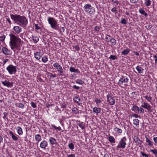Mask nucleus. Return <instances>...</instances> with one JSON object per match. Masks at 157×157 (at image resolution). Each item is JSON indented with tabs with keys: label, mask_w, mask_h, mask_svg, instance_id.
<instances>
[{
	"label": "nucleus",
	"mask_w": 157,
	"mask_h": 157,
	"mask_svg": "<svg viewBox=\"0 0 157 157\" xmlns=\"http://www.w3.org/2000/svg\"><path fill=\"white\" fill-rule=\"evenodd\" d=\"M93 111L97 113H99L101 112V109L99 108L94 107L93 108Z\"/></svg>",
	"instance_id": "6ab92c4d"
},
{
	"label": "nucleus",
	"mask_w": 157,
	"mask_h": 157,
	"mask_svg": "<svg viewBox=\"0 0 157 157\" xmlns=\"http://www.w3.org/2000/svg\"><path fill=\"white\" fill-rule=\"evenodd\" d=\"M150 151L152 152L154 154L156 155L157 154V150L155 149L153 150H151Z\"/></svg>",
	"instance_id": "5fc2aeb1"
},
{
	"label": "nucleus",
	"mask_w": 157,
	"mask_h": 157,
	"mask_svg": "<svg viewBox=\"0 0 157 157\" xmlns=\"http://www.w3.org/2000/svg\"><path fill=\"white\" fill-rule=\"evenodd\" d=\"M59 30H60V31L61 32L63 33L64 32V27H61L60 29L59 28Z\"/></svg>",
	"instance_id": "bf43d9fd"
},
{
	"label": "nucleus",
	"mask_w": 157,
	"mask_h": 157,
	"mask_svg": "<svg viewBox=\"0 0 157 157\" xmlns=\"http://www.w3.org/2000/svg\"><path fill=\"white\" fill-rule=\"evenodd\" d=\"M33 40L34 43H36L38 42L39 40L38 37L36 36H32Z\"/></svg>",
	"instance_id": "b1692460"
},
{
	"label": "nucleus",
	"mask_w": 157,
	"mask_h": 157,
	"mask_svg": "<svg viewBox=\"0 0 157 157\" xmlns=\"http://www.w3.org/2000/svg\"><path fill=\"white\" fill-rule=\"evenodd\" d=\"M107 98L108 101L110 105H113L115 104V101L114 98L111 96L110 94L107 95Z\"/></svg>",
	"instance_id": "1a4fd4ad"
},
{
	"label": "nucleus",
	"mask_w": 157,
	"mask_h": 157,
	"mask_svg": "<svg viewBox=\"0 0 157 157\" xmlns=\"http://www.w3.org/2000/svg\"><path fill=\"white\" fill-rule=\"evenodd\" d=\"M133 140L135 142L137 143V145H140L142 142V141L137 136H134Z\"/></svg>",
	"instance_id": "2eb2a0df"
},
{
	"label": "nucleus",
	"mask_w": 157,
	"mask_h": 157,
	"mask_svg": "<svg viewBox=\"0 0 157 157\" xmlns=\"http://www.w3.org/2000/svg\"><path fill=\"white\" fill-rule=\"evenodd\" d=\"M78 109L77 108L74 107L72 109V112L73 113H75V114H76L78 113Z\"/></svg>",
	"instance_id": "c03bdc74"
},
{
	"label": "nucleus",
	"mask_w": 157,
	"mask_h": 157,
	"mask_svg": "<svg viewBox=\"0 0 157 157\" xmlns=\"http://www.w3.org/2000/svg\"><path fill=\"white\" fill-rule=\"evenodd\" d=\"M83 8L86 12L92 14L95 12V8L90 4H87L85 5L84 6Z\"/></svg>",
	"instance_id": "39448f33"
},
{
	"label": "nucleus",
	"mask_w": 157,
	"mask_h": 157,
	"mask_svg": "<svg viewBox=\"0 0 157 157\" xmlns=\"http://www.w3.org/2000/svg\"><path fill=\"white\" fill-rule=\"evenodd\" d=\"M132 116L133 117H134L136 118H137L139 117V118H140V117L137 114H132Z\"/></svg>",
	"instance_id": "4d7b16f0"
},
{
	"label": "nucleus",
	"mask_w": 157,
	"mask_h": 157,
	"mask_svg": "<svg viewBox=\"0 0 157 157\" xmlns=\"http://www.w3.org/2000/svg\"><path fill=\"white\" fill-rule=\"evenodd\" d=\"M139 112L141 113H144V110L142 108L140 107V109L139 108Z\"/></svg>",
	"instance_id": "6e6d98bb"
},
{
	"label": "nucleus",
	"mask_w": 157,
	"mask_h": 157,
	"mask_svg": "<svg viewBox=\"0 0 157 157\" xmlns=\"http://www.w3.org/2000/svg\"><path fill=\"white\" fill-rule=\"evenodd\" d=\"M13 30L17 34H19L21 31L22 28L19 26H15L13 28Z\"/></svg>",
	"instance_id": "4468645a"
},
{
	"label": "nucleus",
	"mask_w": 157,
	"mask_h": 157,
	"mask_svg": "<svg viewBox=\"0 0 157 157\" xmlns=\"http://www.w3.org/2000/svg\"><path fill=\"white\" fill-rule=\"evenodd\" d=\"M144 105H141L142 107L148 110H149L151 109V106L147 102H144Z\"/></svg>",
	"instance_id": "f8f14e48"
},
{
	"label": "nucleus",
	"mask_w": 157,
	"mask_h": 157,
	"mask_svg": "<svg viewBox=\"0 0 157 157\" xmlns=\"http://www.w3.org/2000/svg\"><path fill=\"white\" fill-rule=\"evenodd\" d=\"M110 42L113 45H115L116 44V40L113 37H112Z\"/></svg>",
	"instance_id": "c9c22d12"
},
{
	"label": "nucleus",
	"mask_w": 157,
	"mask_h": 157,
	"mask_svg": "<svg viewBox=\"0 0 157 157\" xmlns=\"http://www.w3.org/2000/svg\"><path fill=\"white\" fill-rule=\"evenodd\" d=\"M140 154L143 157H149V155L148 154H146L142 151L140 152Z\"/></svg>",
	"instance_id": "de8ad7c7"
},
{
	"label": "nucleus",
	"mask_w": 157,
	"mask_h": 157,
	"mask_svg": "<svg viewBox=\"0 0 157 157\" xmlns=\"http://www.w3.org/2000/svg\"><path fill=\"white\" fill-rule=\"evenodd\" d=\"M136 69L137 70L139 74H141L143 73L144 69L142 67H140L139 66H137L136 67Z\"/></svg>",
	"instance_id": "4be33fe9"
},
{
	"label": "nucleus",
	"mask_w": 157,
	"mask_h": 157,
	"mask_svg": "<svg viewBox=\"0 0 157 157\" xmlns=\"http://www.w3.org/2000/svg\"><path fill=\"white\" fill-rule=\"evenodd\" d=\"M75 49L78 51L79 50H80V48H79V47L78 46V45H76V46L75 47Z\"/></svg>",
	"instance_id": "69168bd1"
},
{
	"label": "nucleus",
	"mask_w": 157,
	"mask_h": 157,
	"mask_svg": "<svg viewBox=\"0 0 157 157\" xmlns=\"http://www.w3.org/2000/svg\"><path fill=\"white\" fill-rule=\"evenodd\" d=\"M153 140L155 143L157 144V137H154L153 138Z\"/></svg>",
	"instance_id": "680f3d73"
},
{
	"label": "nucleus",
	"mask_w": 157,
	"mask_h": 157,
	"mask_svg": "<svg viewBox=\"0 0 157 157\" xmlns=\"http://www.w3.org/2000/svg\"><path fill=\"white\" fill-rule=\"evenodd\" d=\"M153 58L155 59V63H157V56L156 55H154Z\"/></svg>",
	"instance_id": "13d9d810"
},
{
	"label": "nucleus",
	"mask_w": 157,
	"mask_h": 157,
	"mask_svg": "<svg viewBox=\"0 0 157 157\" xmlns=\"http://www.w3.org/2000/svg\"><path fill=\"white\" fill-rule=\"evenodd\" d=\"M132 111H134L136 113H137V111L139 112V108L136 105H134L132 108Z\"/></svg>",
	"instance_id": "aec40b11"
},
{
	"label": "nucleus",
	"mask_w": 157,
	"mask_h": 157,
	"mask_svg": "<svg viewBox=\"0 0 157 157\" xmlns=\"http://www.w3.org/2000/svg\"><path fill=\"white\" fill-rule=\"evenodd\" d=\"M48 145V143L47 142L44 140L42 141L40 144V147L42 148L45 149V147L47 146Z\"/></svg>",
	"instance_id": "dca6fc26"
},
{
	"label": "nucleus",
	"mask_w": 157,
	"mask_h": 157,
	"mask_svg": "<svg viewBox=\"0 0 157 157\" xmlns=\"http://www.w3.org/2000/svg\"><path fill=\"white\" fill-rule=\"evenodd\" d=\"M146 26H145V27L147 30H150L151 29L152 26L150 23H147L146 24Z\"/></svg>",
	"instance_id": "ea45409f"
},
{
	"label": "nucleus",
	"mask_w": 157,
	"mask_h": 157,
	"mask_svg": "<svg viewBox=\"0 0 157 157\" xmlns=\"http://www.w3.org/2000/svg\"><path fill=\"white\" fill-rule=\"evenodd\" d=\"M74 101L78 105H80L79 101H80V99L78 97H75L73 98Z\"/></svg>",
	"instance_id": "bb28decb"
},
{
	"label": "nucleus",
	"mask_w": 157,
	"mask_h": 157,
	"mask_svg": "<svg viewBox=\"0 0 157 157\" xmlns=\"http://www.w3.org/2000/svg\"><path fill=\"white\" fill-rule=\"evenodd\" d=\"M101 101L100 100L98 99V98H95L94 102H95L97 104L100 103Z\"/></svg>",
	"instance_id": "8fccbe9b"
},
{
	"label": "nucleus",
	"mask_w": 157,
	"mask_h": 157,
	"mask_svg": "<svg viewBox=\"0 0 157 157\" xmlns=\"http://www.w3.org/2000/svg\"><path fill=\"white\" fill-rule=\"evenodd\" d=\"M112 37L109 35H106L105 37V41L106 42L110 41Z\"/></svg>",
	"instance_id": "e433bc0d"
},
{
	"label": "nucleus",
	"mask_w": 157,
	"mask_h": 157,
	"mask_svg": "<svg viewBox=\"0 0 157 157\" xmlns=\"http://www.w3.org/2000/svg\"><path fill=\"white\" fill-rule=\"evenodd\" d=\"M121 23L122 24L125 25L127 24V21L125 18H122L121 19Z\"/></svg>",
	"instance_id": "79ce46f5"
},
{
	"label": "nucleus",
	"mask_w": 157,
	"mask_h": 157,
	"mask_svg": "<svg viewBox=\"0 0 157 157\" xmlns=\"http://www.w3.org/2000/svg\"><path fill=\"white\" fill-rule=\"evenodd\" d=\"M42 53L39 52H36L34 53V56L35 58L38 60H39L41 56Z\"/></svg>",
	"instance_id": "ddd939ff"
},
{
	"label": "nucleus",
	"mask_w": 157,
	"mask_h": 157,
	"mask_svg": "<svg viewBox=\"0 0 157 157\" xmlns=\"http://www.w3.org/2000/svg\"><path fill=\"white\" fill-rule=\"evenodd\" d=\"M53 66L54 67L56 68L60 73V75L63 76L64 75V71L62 67L59 65L58 63H56L53 64Z\"/></svg>",
	"instance_id": "0eeeda50"
},
{
	"label": "nucleus",
	"mask_w": 157,
	"mask_h": 157,
	"mask_svg": "<svg viewBox=\"0 0 157 157\" xmlns=\"http://www.w3.org/2000/svg\"><path fill=\"white\" fill-rule=\"evenodd\" d=\"M108 140L111 143H115V139L112 136H110L108 137Z\"/></svg>",
	"instance_id": "5701e85b"
},
{
	"label": "nucleus",
	"mask_w": 157,
	"mask_h": 157,
	"mask_svg": "<svg viewBox=\"0 0 157 157\" xmlns=\"http://www.w3.org/2000/svg\"><path fill=\"white\" fill-rule=\"evenodd\" d=\"M78 125L79 127L83 130L85 128V125L83 122H81V123L79 124Z\"/></svg>",
	"instance_id": "2f4dec72"
},
{
	"label": "nucleus",
	"mask_w": 157,
	"mask_h": 157,
	"mask_svg": "<svg viewBox=\"0 0 157 157\" xmlns=\"http://www.w3.org/2000/svg\"><path fill=\"white\" fill-rule=\"evenodd\" d=\"M111 11L112 12H114L115 14H116L118 13L117 10L116 8L115 7L112 8L111 10Z\"/></svg>",
	"instance_id": "49530a36"
},
{
	"label": "nucleus",
	"mask_w": 157,
	"mask_h": 157,
	"mask_svg": "<svg viewBox=\"0 0 157 157\" xmlns=\"http://www.w3.org/2000/svg\"><path fill=\"white\" fill-rule=\"evenodd\" d=\"M76 83L82 85L84 83V81L80 79H78L76 81Z\"/></svg>",
	"instance_id": "58836bf2"
},
{
	"label": "nucleus",
	"mask_w": 157,
	"mask_h": 157,
	"mask_svg": "<svg viewBox=\"0 0 157 157\" xmlns=\"http://www.w3.org/2000/svg\"><path fill=\"white\" fill-rule=\"evenodd\" d=\"M17 133L19 135H22L23 134V131L21 128L19 126L17 127Z\"/></svg>",
	"instance_id": "393cba45"
},
{
	"label": "nucleus",
	"mask_w": 157,
	"mask_h": 157,
	"mask_svg": "<svg viewBox=\"0 0 157 157\" xmlns=\"http://www.w3.org/2000/svg\"><path fill=\"white\" fill-rule=\"evenodd\" d=\"M6 36L5 35H3L2 36H0V41H3L5 39Z\"/></svg>",
	"instance_id": "3c124183"
},
{
	"label": "nucleus",
	"mask_w": 157,
	"mask_h": 157,
	"mask_svg": "<svg viewBox=\"0 0 157 157\" xmlns=\"http://www.w3.org/2000/svg\"><path fill=\"white\" fill-rule=\"evenodd\" d=\"M68 147L71 150H73L74 148V146L72 143H71L68 144Z\"/></svg>",
	"instance_id": "a19ab883"
},
{
	"label": "nucleus",
	"mask_w": 157,
	"mask_h": 157,
	"mask_svg": "<svg viewBox=\"0 0 157 157\" xmlns=\"http://www.w3.org/2000/svg\"><path fill=\"white\" fill-rule=\"evenodd\" d=\"M3 114H4V116L3 117V118L5 119L6 118V117L7 116V115L8 114V113L4 112L3 113Z\"/></svg>",
	"instance_id": "338daca9"
},
{
	"label": "nucleus",
	"mask_w": 157,
	"mask_h": 157,
	"mask_svg": "<svg viewBox=\"0 0 157 157\" xmlns=\"http://www.w3.org/2000/svg\"><path fill=\"white\" fill-rule=\"evenodd\" d=\"M127 140V139L125 137H124L122 138L119 142L118 145L116 147L117 150L125 148L126 145Z\"/></svg>",
	"instance_id": "20e7f679"
},
{
	"label": "nucleus",
	"mask_w": 157,
	"mask_h": 157,
	"mask_svg": "<svg viewBox=\"0 0 157 157\" xmlns=\"http://www.w3.org/2000/svg\"><path fill=\"white\" fill-rule=\"evenodd\" d=\"M75 155L74 154H71L70 155H67V157H75Z\"/></svg>",
	"instance_id": "774afa93"
},
{
	"label": "nucleus",
	"mask_w": 157,
	"mask_h": 157,
	"mask_svg": "<svg viewBox=\"0 0 157 157\" xmlns=\"http://www.w3.org/2000/svg\"><path fill=\"white\" fill-rule=\"evenodd\" d=\"M130 50L128 49H124L123 51L121 53L122 54L124 55H126L128 54L130 52Z\"/></svg>",
	"instance_id": "cd10ccee"
},
{
	"label": "nucleus",
	"mask_w": 157,
	"mask_h": 157,
	"mask_svg": "<svg viewBox=\"0 0 157 157\" xmlns=\"http://www.w3.org/2000/svg\"><path fill=\"white\" fill-rule=\"evenodd\" d=\"M144 97L148 102H151V101H152V98L151 96H148L146 95Z\"/></svg>",
	"instance_id": "f704fd0d"
},
{
	"label": "nucleus",
	"mask_w": 157,
	"mask_h": 157,
	"mask_svg": "<svg viewBox=\"0 0 157 157\" xmlns=\"http://www.w3.org/2000/svg\"><path fill=\"white\" fill-rule=\"evenodd\" d=\"M35 27L36 29L38 30L40 29V28L38 26V24H35Z\"/></svg>",
	"instance_id": "e2e57ef3"
},
{
	"label": "nucleus",
	"mask_w": 157,
	"mask_h": 157,
	"mask_svg": "<svg viewBox=\"0 0 157 157\" xmlns=\"http://www.w3.org/2000/svg\"><path fill=\"white\" fill-rule=\"evenodd\" d=\"M109 58L110 59H112L113 60H115L116 59H117V57L116 56H114L113 55H111Z\"/></svg>",
	"instance_id": "a18cd8bd"
},
{
	"label": "nucleus",
	"mask_w": 157,
	"mask_h": 157,
	"mask_svg": "<svg viewBox=\"0 0 157 157\" xmlns=\"http://www.w3.org/2000/svg\"><path fill=\"white\" fill-rule=\"evenodd\" d=\"M114 130L117 132L119 133H121L122 132V130L121 129L115 127L114 128Z\"/></svg>",
	"instance_id": "4c0bfd02"
},
{
	"label": "nucleus",
	"mask_w": 157,
	"mask_h": 157,
	"mask_svg": "<svg viewBox=\"0 0 157 157\" xmlns=\"http://www.w3.org/2000/svg\"><path fill=\"white\" fill-rule=\"evenodd\" d=\"M73 88H74L75 89L78 90L79 89L80 87L79 86H77L76 85H75L73 86L72 87Z\"/></svg>",
	"instance_id": "052dcab7"
},
{
	"label": "nucleus",
	"mask_w": 157,
	"mask_h": 157,
	"mask_svg": "<svg viewBox=\"0 0 157 157\" xmlns=\"http://www.w3.org/2000/svg\"><path fill=\"white\" fill-rule=\"evenodd\" d=\"M112 2H113L114 4H116L117 5L118 4V2L117 0H112Z\"/></svg>",
	"instance_id": "0e129e2a"
},
{
	"label": "nucleus",
	"mask_w": 157,
	"mask_h": 157,
	"mask_svg": "<svg viewBox=\"0 0 157 157\" xmlns=\"http://www.w3.org/2000/svg\"><path fill=\"white\" fill-rule=\"evenodd\" d=\"M100 29V28L98 26H96L94 27V29L95 31L97 32L99 31Z\"/></svg>",
	"instance_id": "603ef678"
},
{
	"label": "nucleus",
	"mask_w": 157,
	"mask_h": 157,
	"mask_svg": "<svg viewBox=\"0 0 157 157\" xmlns=\"http://www.w3.org/2000/svg\"><path fill=\"white\" fill-rule=\"evenodd\" d=\"M144 4L147 6H149L151 4V1L150 0H145Z\"/></svg>",
	"instance_id": "7c9ffc66"
},
{
	"label": "nucleus",
	"mask_w": 157,
	"mask_h": 157,
	"mask_svg": "<svg viewBox=\"0 0 157 157\" xmlns=\"http://www.w3.org/2000/svg\"><path fill=\"white\" fill-rule=\"evenodd\" d=\"M146 142L148 143V145L151 146H153V142L152 141H151L150 138L149 137H146Z\"/></svg>",
	"instance_id": "a211bd4d"
},
{
	"label": "nucleus",
	"mask_w": 157,
	"mask_h": 157,
	"mask_svg": "<svg viewBox=\"0 0 157 157\" xmlns=\"http://www.w3.org/2000/svg\"><path fill=\"white\" fill-rule=\"evenodd\" d=\"M139 11L140 13L144 15L146 17L148 15L147 13H146L144 10L142 9H140L139 10Z\"/></svg>",
	"instance_id": "c756f323"
},
{
	"label": "nucleus",
	"mask_w": 157,
	"mask_h": 157,
	"mask_svg": "<svg viewBox=\"0 0 157 157\" xmlns=\"http://www.w3.org/2000/svg\"><path fill=\"white\" fill-rule=\"evenodd\" d=\"M70 71L71 72L78 73L79 72L78 69H76L72 67H70Z\"/></svg>",
	"instance_id": "a878e982"
},
{
	"label": "nucleus",
	"mask_w": 157,
	"mask_h": 157,
	"mask_svg": "<svg viewBox=\"0 0 157 157\" xmlns=\"http://www.w3.org/2000/svg\"><path fill=\"white\" fill-rule=\"evenodd\" d=\"M9 133L11 135L12 138L14 140H18V137L16 136L14 134H13V132L11 131H10L9 132Z\"/></svg>",
	"instance_id": "412c9836"
},
{
	"label": "nucleus",
	"mask_w": 157,
	"mask_h": 157,
	"mask_svg": "<svg viewBox=\"0 0 157 157\" xmlns=\"http://www.w3.org/2000/svg\"><path fill=\"white\" fill-rule=\"evenodd\" d=\"M35 139L36 141L39 142L41 140V137L40 135L37 134L35 136Z\"/></svg>",
	"instance_id": "c85d7f7f"
},
{
	"label": "nucleus",
	"mask_w": 157,
	"mask_h": 157,
	"mask_svg": "<svg viewBox=\"0 0 157 157\" xmlns=\"http://www.w3.org/2000/svg\"><path fill=\"white\" fill-rule=\"evenodd\" d=\"M10 44L11 48L13 50L14 48H17L21 44V40L13 34L10 35Z\"/></svg>",
	"instance_id": "f03ea898"
},
{
	"label": "nucleus",
	"mask_w": 157,
	"mask_h": 157,
	"mask_svg": "<svg viewBox=\"0 0 157 157\" xmlns=\"http://www.w3.org/2000/svg\"><path fill=\"white\" fill-rule=\"evenodd\" d=\"M49 142L52 144H56L57 142L55 139L53 137H51L49 139Z\"/></svg>",
	"instance_id": "f3484780"
},
{
	"label": "nucleus",
	"mask_w": 157,
	"mask_h": 157,
	"mask_svg": "<svg viewBox=\"0 0 157 157\" xmlns=\"http://www.w3.org/2000/svg\"><path fill=\"white\" fill-rule=\"evenodd\" d=\"M48 21L52 28L55 30H59V24L55 19L52 17H49L48 18Z\"/></svg>",
	"instance_id": "7ed1b4c3"
},
{
	"label": "nucleus",
	"mask_w": 157,
	"mask_h": 157,
	"mask_svg": "<svg viewBox=\"0 0 157 157\" xmlns=\"http://www.w3.org/2000/svg\"><path fill=\"white\" fill-rule=\"evenodd\" d=\"M48 61V59L46 56H43L42 58V61L44 63H46Z\"/></svg>",
	"instance_id": "72a5a7b5"
},
{
	"label": "nucleus",
	"mask_w": 157,
	"mask_h": 157,
	"mask_svg": "<svg viewBox=\"0 0 157 157\" xmlns=\"http://www.w3.org/2000/svg\"><path fill=\"white\" fill-rule=\"evenodd\" d=\"M2 84L4 86L8 87H11L13 86V83L12 82H10L7 80H5L4 81L2 82Z\"/></svg>",
	"instance_id": "9d476101"
},
{
	"label": "nucleus",
	"mask_w": 157,
	"mask_h": 157,
	"mask_svg": "<svg viewBox=\"0 0 157 157\" xmlns=\"http://www.w3.org/2000/svg\"><path fill=\"white\" fill-rule=\"evenodd\" d=\"M10 17L17 24L23 28L25 27L28 24L27 19L25 16L19 14H10Z\"/></svg>",
	"instance_id": "f257e3e1"
},
{
	"label": "nucleus",
	"mask_w": 157,
	"mask_h": 157,
	"mask_svg": "<svg viewBox=\"0 0 157 157\" xmlns=\"http://www.w3.org/2000/svg\"><path fill=\"white\" fill-rule=\"evenodd\" d=\"M2 52L6 55H9L10 54V51L7 48L3 47L2 49Z\"/></svg>",
	"instance_id": "9b49d317"
},
{
	"label": "nucleus",
	"mask_w": 157,
	"mask_h": 157,
	"mask_svg": "<svg viewBox=\"0 0 157 157\" xmlns=\"http://www.w3.org/2000/svg\"><path fill=\"white\" fill-rule=\"evenodd\" d=\"M31 106L33 108H35L36 107V104L33 102H31Z\"/></svg>",
	"instance_id": "864d4df0"
},
{
	"label": "nucleus",
	"mask_w": 157,
	"mask_h": 157,
	"mask_svg": "<svg viewBox=\"0 0 157 157\" xmlns=\"http://www.w3.org/2000/svg\"><path fill=\"white\" fill-rule=\"evenodd\" d=\"M129 79L128 78L126 77L122 76L118 81V84L119 85H121L123 84L124 82L125 83H127L128 82Z\"/></svg>",
	"instance_id": "6e6552de"
},
{
	"label": "nucleus",
	"mask_w": 157,
	"mask_h": 157,
	"mask_svg": "<svg viewBox=\"0 0 157 157\" xmlns=\"http://www.w3.org/2000/svg\"><path fill=\"white\" fill-rule=\"evenodd\" d=\"M133 124L136 126L139 125V121L137 119H134L133 120Z\"/></svg>",
	"instance_id": "473e14b6"
},
{
	"label": "nucleus",
	"mask_w": 157,
	"mask_h": 157,
	"mask_svg": "<svg viewBox=\"0 0 157 157\" xmlns=\"http://www.w3.org/2000/svg\"><path fill=\"white\" fill-rule=\"evenodd\" d=\"M6 70L10 75L15 74L17 71L16 66L11 64L10 65L7 67Z\"/></svg>",
	"instance_id": "423d86ee"
},
{
	"label": "nucleus",
	"mask_w": 157,
	"mask_h": 157,
	"mask_svg": "<svg viewBox=\"0 0 157 157\" xmlns=\"http://www.w3.org/2000/svg\"><path fill=\"white\" fill-rule=\"evenodd\" d=\"M18 107L19 108L23 109L24 107V105L22 103H20L18 104Z\"/></svg>",
	"instance_id": "09e8293b"
},
{
	"label": "nucleus",
	"mask_w": 157,
	"mask_h": 157,
	"mask_svg": "<svg viewBox=\"0 0 157 157\" xmlns=\"http://www.w3.org/2000/svg\"><path fill=\"white\" fill-rule=\"evenodd\" d=\"M51 125L55 129H58L59 131H60L61 130V128L60 127H57L54 124H51Z\"/></svg>",
	"instance_id": "37998d69"
}]
</instances>
